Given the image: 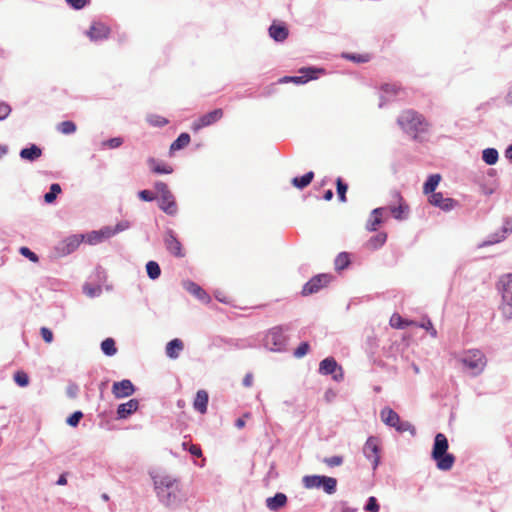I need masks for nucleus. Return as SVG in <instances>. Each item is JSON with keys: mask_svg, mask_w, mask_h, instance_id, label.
<instances>
[{"mask_svg": "<svg viewBox=\"0 0 512 512\" xmlns=\"http://www.w3.org/2000/svg\"><path fill=\"white\" fill-rule=\"evenodd\" d=\"M386 240H387V234L386 233H384V232L378 233L377 235L371 237L367 241L366 247L369 250H376V249L380 248L381 246H383L384 243L386 242Z\"/></svg>", "mask_w": 512, "mask_h": 512, "instance_id": "obj_30", "label": "nucleus"}, {"mask_svg": "<svg viewBox=\"0 0 512 512\" xmlns=\"http://www.w3.org/2000/svg\"><path fill=\"white\" fill-rule=\"evenodd\" d=\"M125 228H126V226H122L121 224H118L116 226V228L104 227L101 230H99L98 233L101 236V238L104 240V239H108V238L114 236L117 232L122 231Z\"/></svg>", "mask_w": 512, "mask_h": 512, "instance_id": "obj_39", "label": "nucleus"}, {"mask_svg": "<svg viewBox=\"0 0 512 512\" xmlns=\"http://www.w3.org/2000/svg\"><path fill=\"white\" fill-rule=\"evenodd\" d=\"M380 440L377 437H369L363 447L365 457L371 461L373 469H375L380 461Z\"/></svg>", "mask_w": 512, "mask_h": 512, "instance_id": "obj_11", "label": "nucleus"}, {"mask_svg": "<svg viewBox=\"0 0 512 512\" xmlns=\"http://www.w3.org/2000/svg\"><path fill=\"white\" fill-rule=\"evenodd\" d=\"M82 417H83V413L81 411H76L67 418L66 422L68 425H70L72 427H76Z\"/></svg>", "mask_w": 512, "mask_h": 512, "instance_id": "obj_50", "label": "nucleus"}, {"mask_svg": "<svg viewBox=\"0 0 512 512\" xmlns=\"http://www.w3.org/2000/svg\"><path fill=\"white\" fill-rule=\"evenodd\" d=\"M86 34L92 41L103 40L109 37L110 28L104 23L94 22Z\"/></svg>", "mask_w": 512, "mask_h": 512, "instance_id": "obj_18", "label": "nucleus"}, {"mask_svg": "<svg viewBox=\"0 0 512 512\" xmlns=\"http://www.w3.org/2000/svg\"><path fill=\"white\" fill-rule=\"evenodd\" d=\"M364 509L366 512H379L380 507L376 498L373 496L369 497Z\"/></svg>", "mask_w": 512, "mask_h": 512, "instance_id": "obj_46", "label": "nucleus"}, {"mask_svg": "<svg viewBox=\"0 0 512 512\" xmlns=\"http://www.w3.org/2000/svg\"><path fill=\"white\" fill-rule=\"evenodd\" d=\"M315 72H316V70L313 68H302V69H300V73L303 74L302 76H292V77L285 76L282 79H280V82H282V83L293 82L295 84H304L307 81L316 78Z\"/></svg>", "mask_w": 512, "mask_h": 512, "instance_id": "obj_19", "label": "nucleus"}, {"mask_svg": "<svg viewBox=\"0 0 512 512\" xmlns=\"http://www.w3.org/2000/svg\"><path fill=\"white\" fill-rule=\"evenodd\" d=\"M392 196L398 205L389 207L391 214L397 220L406 219L409 212V206L404 202V199L399 192L394 191Z\"/></svg>", "mask_w": 512, "mask_h": 512, "instance_id": "obj_14", "label": "nucleus"}, {"mask_svg": "<svg viewBox=\"0 0 512 512\" xmlns=\"http://www.w3.org/2000/svg\"><path fill=\"white\" fill-rule=\"evenodd\" d=\"M146 271L148 276L153 280L157 279L161 274L160 266L155 261H149L146 264Z\"/></svg>", "mask_w": 512, "mask_h": 512, "instance_id": "obj_40", "label": "nucleus"}, {"mask_svg": "<svg viewBox=\"0 0 512 512\" xmlns=\"http://www.w3.org/2000/svg\"><path fill=\"white\" fill-rule=\"evenodd\" d=\"M345 58L356 62V63H366L370 60L369 54H346Z\"/></svg>", "mask_w": 512, "mask_h": 512, "instance_id": "obj_45", "label": "nucleus"}, {"mask_svg": "<svg viewBox=\"0 0 512 512\" xmlns=\"http://www.w3.org/2000/svg\"><path fill=\"white\" fill-rule=\"evenodd\" d=\"M336 186H337V194H338L339 200L341 202H346V192L348 189L347 184H345L341 178H337Z\"/></svg>", "mask_w": 512, "mask_h": 512, "instance_id": "obj_43", "label": "nucleus"}, {"mask_svg": "<svg viewBox=\"0 0 512 512\" xmlns=\"http://www.w3.org/2000/svg\"><path fill=\"white\" fill-rule=\"evenodd\" d=\"M160 501L167 507H176L184 499V494L175 479L163 477L155 482Z\"/></svg>", "mask_w": 512, "mask_h": 512, "instance_id": "obj_1", "label": "nucleus"}, {"mask_svg": "<svg viewBox=\"0 0 512 512\" xmlns=\"http://www.w3.org/2000/svg\"><path fill=\"white\" fill-rule=\"evenodd\" d=\"M319 372L322 375H333V379L336 381L343 379L342 368L337 364L333 357H327L320 362Z\"/></svg>", "mask_w": 512, "mask_h": 512, "instance_id": "obj_13", "label": "nucleus"}, {"mask_svg": "<svg viewBox=\"0 0 512 512\" xmlns=\"http://www.w3.org/2000/svg\"><path fill=\"white\" fill-rule=\"evenodd\" d=\"M66 2L74 9H82L86 5L87 0H66Z\"/></svg>", "mask_w": 512, "mask_h": 512, "instance_id": "obj_58", "label": "nucleus"}, {"mask_svg": "<svg viewBox=\"0 0 512 512\" xmlns=\"http://www.w3.org/2000/svg\"><path fill=\"white\" fill-rule=\"evenodd\" d=\"M67 483L65 475H61L57 481L58 485H65Z\"/></svg>", "mask_w": 512, "mask_h": 512, "instance_id": "obj_64", "label": "nucleus"}, {"mask_svg": "<svg viewBox=\"0 0 512 512\" xmlns=\"http://www.w3.org/2000/svg\"><path fill=\"white\" fill-rule=\"evenodd\" d=\"M101 349L104 354L108 356H113L117 352V348L115 346V341L112 338H106L101 343Z\"/></svg>", "mask_w": 512, "mask_h": 512, "instance_id": "obj_36", "label": "nucleus"}, {"mask_svg": "<svg viewBox=\"0 0 512 512\" xmlns=\"http://www.w3.org/2000/svg\"><path fill=\"white\" fill-rule=\"evenodd\" d=\"M61 193V187L57 183H53L50 186V191L44 195V200L46 203H52L57 196Z\"/></svg>", "mask_w": 512, "mask_h": 512, "instance_id": "obj_41", "label": "nucleus"}, {"mask_svg": "<svg viewBox=\"0 0 512 512\" xmlns=\"http://www.w3.org/2000/svg\"><path fill=\"white\" fill-rule=\"evenodd\" d=\"M41 155L42 150L36 145H32L29 148H24L20 152L21 158L29 161H34L38 159Z\"/></svg>", "mask_w": 512, "mask_h": 512, "instance_id": "obj_29", "label": "nucleus"}, {"mask_svg": "<svg viewBox=\"0 0 512 512\" xmlns=\"http://www.w3.org/2000/svg\"><path fill=\"white\" fill-rule=\"evenodd\" d=\"M253 384V375L251 373H247L243 378V385L245 387H251Z\"/></svg>", "mask_w": 512, "mask_h": 512, "instance_id": "obj_60", "label": "nucleus"}, {"mask_svg": "<svg viewBox=\"0 0 512 512\" xmlns=\"http://www.w3.org/2000/svg\"><path fill=\"white\" fill-rule=\"evenodd\" d=\"M139 401L137 399H130L126 403H122L117 408V416L119 419H126L131 414L137 411Z\"/></svg>", "mask_w": 512, "mask_h": 512, "instance_id": "obj_20", "label": "nucleus"}, {"mask_svg": "<svg viewBox=\"0 0 512 512\" xmlns=\"http://www.w3.org/2000/svg\"><path fill=\"white\" fill-rule=\"evenodd\" d=\"M309 351V344L307 342L301 343L294 352V356L297 358H302Z\"/></svg>", "mask_w": 512, "mask_h": 512, "instance_id": "obj_52", "label": "nucleus"}, {"mask_svg": "<svg viewBox=\"0 0 512 512\" xmlns=\"http://www.w3.org/2000/svg\"><path fill=\"white\" fill-rule=\"evenodd\" d=\"M11 113V107L6 103H0V121L6 119Z\"/></svg>", "mask_w": 512, "mask_h": 512, "instance_id": "obj_57", "label": "nucleus"}, {"mask_svg": "<svg viewBox=\"0 0 512 512\" xmlns=\"http://www.w3.org/2000/svg\"><path fill=\"white\" fill-rule=\"evenodd\" d=\"M497 288L502 295L501 313L506 319H512V273L501 276Z\"/></svg>", "mask_w": 512, "mask_h": 512, "instance_id": "obj_4", "label": "nucleus"}, {"mask_svg": "<svg viewBox=\"0 0 512 512\" xmlns=\"http://www.w3.org/2000/svg\"><path fill=\"white\" fill-rule=\"evenodd\" d=\"M313 178H314V173L312 171H310L301 177H294L292 179V184L294 187H296L298 189H303V188L307 187L312 182Z\"/></svg>", "mask_w": 512, "mask_h": 512, "instance_id": "obj_33", "label": "nucleus"}, {"mask_svg": "<svg viewBox=\"0 0 512 512\" xmlns=\"http://www.w3.org/2000/svg\"><path fill=\"white\" fill-rule=\"evenodd\" d=\"M303 484L307 489L322 488L326 493L333 494L336 491L337 480L333 477L307 475L303 477Z\"/></svg>", "mask_w": 512, "mask_h": 512, "instance_id": "obj_7", "label": "nucleus"}, {"mask_svg": "<svg viewBox=\"0 0 512 512\" xmlns=\"http://www.w3.org/2000/svg\"><path fill=\"white\" fill-rule=\"evenodd\" d=\"M428 201L431 205L438 207L443 211H450L457 204V202L454 199L445 198L443 194L440 192L431 194Z\"/></svg>", "mask_w": 512, "mask_h": 512, "instance_id": "obj_17", "label": "nucleus"}, {"mask_svg": "<svg viewBox=\"0 0 512 512\" xmlns=\"http://www.w3.org/2000/svg\"><path fill=\"white\" fill-rule=\"evenodd\" d=\"M208 399H209L208 393L205 390H199L196 393V397L193 402L194 409L196 411L200 412L201 414L206 413Z\"/></svg>", "mask_w": 512, "mask_h": 512, "instance_id": "obj_24", "label": "nucleus"}, {"mask_svg": "<svg viewBox=\"0 0 512 512\" xmlns=\"http://www.w3.org/2000/svg\"><path fill=\"white\" fill-rule=\"evenodd\" d=\"M164 243L166 249L175 257L181 258L185 256L181 242L175 237L172 231L166 233Z\"/></svg>", "mask_w": 512, "mask_h": 512, "instance_id": "obj_16", "label": "nucleus"}, {"mask_svg": "<svg viewBox=\"0 0 512 512\" xmlns=\"http://www.w3.org/2000/svg\"><path fill=\"white\" fill-rule=\"evenodd\" d=\"M138 196L141 200L143 201H153L156 196L153 192L149 191V190H142L138 193Z\"/></svg>", "mask_w": 512, "mask_h": 512, "instance_id": "obj_56", "label": "nucleus"}, {"mask_svg": "<svg viewBox=\"0 0 512 512\" xmlns=\"http://www.w3.org/2000/svg\"><path fill=\"white\" fill-rule=\"evenodd\" d=\"M448 440L442 433H438L434 439L432 458L436 461L437 468L443 471L450 470L455 462V457L447 453Z\"/></svg>", "mask_w": 512, "mask_h": 512, "instance_id": "obj_3", "label": "nucleus"}, {"mask_svg": "<svg viewBox=\"0 0 512 512\" xmlns=\"http://www.w3.org/2000/svg\"><path fill=\"white\" fill-rule=\"evenodd\" d=\"M505 156H506L508 159L512 160V145H510V146L506 149V151H505Z\"/></svg>", "mask_w": 512, "mask_h": 512, "instance_id": "obj_63", "label": "nucleus"}, {"mask_svg": "<svg viewBox=\"0 0 512 512\" xmlns=\"http://www.w3.org/2000/svg\"><path fill=\"white\" fill-rule=\"evenodd\" d=\"M390 325L396 329H404L408 326L417 325V323L415 321L402 318L398 313H394L390 318Z\"/></svg>", "mask_w": 512, "mask_h": 512, "instance_id": "obj_28", "label": "nucleus"}, {"mask_svg": "<svg viewBox=\"0 0 512 512\" xmlns=\"http://www.w3.org/2000/svg\"><path fill=\"white\" fill-rule=\"evenodd\" d=\"M40 333H41V336H42L43 340L46 343H51L53 341V333H52V331L49 328L42 327L40 329Z\"/></svg>", "mask_w": 512, "mask_h": 512, "instance_id": "obj_55", "label": "nucleus"}, {"mask_svg": "<svg viewBox=\"0 0 512 512\" xmlns=\"http://www.w3.org/2000/svg\"><path fill=\"white\" fill-rule=\"evenodd\" d=\"M335 269L342 271L350 265V256L346 252L338 254L334 261Z\"/></svg>", "mask_w": 512, "mask_h": 512, "instance_id": "obj_35", "label": "nucleus"}, {"mask_svg": "<svg viewBox=\"0 0 512 512\" xmlns=\"http://www.w3.org/2000/svg\"><path fill=\"white\" fill-rule=\"evenodd\" d=\"M149 166L154 173L157 174H170L173 172L171 166L166 164H159L155 159L151 158L148 160Z\"/></svg>", "mask_w": 512, "mask_h": 512, "instance_id": "obj_34", "label": "nucleus"}, {"mask_svg": "<svg viewBox=\"0 0 512 512\" xmlns=\"http://www.w3.org/2000/svg\"><path fill=\"white\" fill-rule=\"evenodd\" d=\"M19 252L21 253V255L28 258L30 261L34 263H37L39 261L38 256L34 252H32L28 247H21Z\"/></svg>", "mask_w": 512, "mask_h": 512, "instance_id": "obj_51", "label": "nucleus"}, {"mask_svg": "<svg viewBox=\"0 0 512 512\" xmlns=\"http://www.w3.org/2000/svg\"><path fill=\"white\" fill-rule=\"evenodd\" d=\"M385 211V208L383 207H380V208H375L371 214H370V217L369 219L367 220V223H366V229L368 231H376L379 227V225L382 223V217H383V213Z\"/></svg>", "mask_w": 512, "mask_h": 512, "instance_id": "obj_22", "label": "nucleus"}, {"mask_svg": "<svg viewBox=\"0 0 512 512\" xmlns=\"http://www.w3.org/2000/svg\"><path fill=\"white\" fill-rule=\"evenodd\" d=\"M482 158L488 165H494L498 161V152L494 148H487L483 151Z\"/></svg>", "mask_w": 512, "mask_h": 512, "instance_id": "obj_37", "label": "nucleus"}, {"mask_svg": "<svg viewBox=\"0 0 512 512\" xmlns=\"http://www.w3.org/2000/svg\"><path fill=\"white\" fill-rule=\"evenodd\" d=\"M332 276L329 274H319L311 278L302 289V295L308 296L317 293L321 288L328 285Z\"/></svg>", "mask_w": 512, "mask_h": 512, "instance_id": "obj_10", "label": "nucleus"}, {"mask_svg": "<svg viewBox=\"0 0 512 512\" xmlns=\"http://www.w3.org/2000/svg\"><path fill=\"white\" fill-rule=\"evenodd\" d=\"M462 362L474 375L481 373L486 365L485 356L479 350L468 351Z\"/></svg>", "mask_w": 512, "mask_h": 512, "instance_id": "obj_8", "label": "nucleus"}, {"mask_svg": "<svg viewBox=\"0 0 512 512\" xmlns=\"http://www.w3.org/2000/svg\"><path fill=\"white\" fill-rule=\"evenodd\" d=\"M123 139L120 137H114L109 140H106L102 143L104 147H108L110 149L118 148L122 145Z\"/></svg>", "mask_w": 512, "mask_h": 512, "instance_id": "obj_48", "label": "nucleus"}, {"mask_svg": "<svg viewBox=\"0 0 512 512\" xmlns=\"http://www.w3.org/2000/svg\"><path fill=\"white\" fill-rule=\"evenodd\" d=\"M84 239L83 235H72L63 241L62 251L70 254L75 251Z\"/></svg>", "mask_w": 512, "mask_h": 512, "instance_id": "obj_25", "label": "nucleus"}, {"mask_svg": "<svg viewBox=\"0 0 512 512\" xmlns=\"http://www.w3.org/2000/svg\"><path fill=\"white\" fill-rule=\"evenodd\" d=\"M287 503V496L284 493H276L273 497L266 499V506L271 511H277Z\"/></svg>", "mask_w": 512, "mask_h": 512, "instance_id": "obj_23", "label": "nucleus"}, {"mask_svg": "<svg viewBox=\"0 0 512 512\" xmlns=\"http://www.w3.org/2000/svg\"><path fill=\"white\" fill-rule=\"evenodd\" d=\"M190 140L191 138L188 133H181L178 138L170 145V152L173 153L185 148L190 143Z\"/></svg>", "mask_w": 512, "mask_h": 512, "instance_id": "obj_31", "label": "nucleus"}, {"mask_svg": "<svg viewBox=\"0 0 512 512\" xmlns=\"http://www.w3.org/2000/svg\"><path fill=\"white\" fill-rule=\"evenodd\" d=\"M86 240L91 245H95L103 241L98 231H92L89 234H87Z\"/></svg>", "mask_w": 512, "mask_h": 512, "instance_id": "obj_53", "label": "nucleus"}, {"mask_svg": "<svg viewBox=\"0 0 512 512\" xmlns=\"http://www.w3.org/2000/svg\"><path fill=\"white\" fill-rule=\"evenodd\" d=\"M416 326L417 327H421V328L427 330L432 337H436L437 336V331L433 327V324H432V322L430 320H427V321H425V322H423L421 324H417Z\"/></svg>", "mask_w": 512, "mask_h": 512, "instance_id": "obj_54", "label": "nucleus"}, {"mask_svg": "<svg viewBox=\"0 0 512 512\" xmlns=\"http://www.w3.org/2000/svg\"><path fill=\"white\" fill-rule=\"evenodd\" d=\"M134 392L135 387L133 383L128 379L113 383L112 393L117 399L129 397L134 394Z\"/></svg>", "mask_w": 512, "mask_h": 512, "instance_id": "obj_15", "label": "nucleus"}, {"mask_svg": "<svg viewBox=\"0 0 512 512\" xmlns=\"http://www.w3.org/2000/svg\"><path fill=\"white\" fill-rule=\"evenodd\" d=\"M57 130L62 134H72L76 131V125L72 121H63L58 124Z\"/></svg>", "mask_w": 512, "mask_h": 512, "instance_id": "obj_42", "label": "nucleus"}, {"mask_svg": "<svg viewBox=\"0 0 512 512\" xmlns=\"http://www.w3.org/2000/svg\"><path fill=\"white\" fill-rule=\"evenodd\" d=\"M14 381L21 387H26L29 384V377L24 371H17L14 374Z\"/></svg>", "mask_w": 512, "mask_h": 512, "instance_id": "obj_44", "label": "nucleus"}, {"mask_svg": "<svg viewBox=\"0 0 512 512\" xmlns=\"http://www.w3.org/2000/svg\"><path fill=\"white\" fill-rule=\"evenodd\" d=\"M250 417V414L249 413H246L244 414L243 417L241 418H238L235 422V426L238 428V429H242L244 426H245V420L244 418H248Z\"/></svg>", "mask_w": 512, "mask_h": 512, "instance_id": "obj_61", "label": "nucleus"}, {"mask_svg": "<svg viewBox=\"0 0 512 512\" xmlns=\"http://www.w3.org/2000/svg\"><path fill=\"white\" fill-rule=\"evenodd\" d=\"M323 198H324L326 201H330V200L333 198V192H332V190H327V191L324 193Z\"/></svg>", "mask_w": 512, "mask_h": 512, "instance_id": "obj_62", "label": "nucleus"}, {"mask_svg": "<svg viewBox=\"0 0 512 512\" xmlns=\"http://www.w3.org/2000/svg\"><path fill=\"white\" fill-rule=\"evenodd\" d=\"M323 462L328 465L329 467H336L340 466L343 463V457L342 456H332L324 458Z\"/></svg>", "mask_w": 512, "mask_h": 512, "instance_id": "obj_49", "label": "nucleus"}, {"mask_svg": "<svg viewBox=\"0 0 512 512\" xmlns=\"http://www.w3.org/2000/svg\"><path fill=\"white\" fill-rule=\"evenodd\" d=\"M269 35L277 42H283L289 35L288 28L283 23H273L269 27Z\"/></svg>", "mask_w": 512, "mask_h": 512, "instance_id": "obj_21", "label": "nucleus"}, {"mask_svg": "<svg viewBox=\"0 0 512 512\" xmlns=\"http://www.w3.org/2000/svg\"><path fill=\"white\" fill-rule=\"evenodd\" d=\"M397 123L404 132L410 134L414 139H417L420 134L426 133L429 128V123L425 117L412 109L403 110L397 119Z\"/></svg>", "mask_w": 512, "mask_h": 512, "instance_id": "obj_2", "label": "nucleus"}, {"mask_svg": "<svg viewBox=\"0 0 512 512\" xmlns=\"http://www.w3.org/2000/svg\"><path fill=\"white\" fill-rule=\"evenodd\" d=\"M146 120L151 126L154 127H163L169 123L168 119L156 114L148 115Z\"/></svg>", "mask_w": 512, "mask_h": 512, "instance_id": "obj_38", "label": "nucleus"}, {"mask_svg": "<svg viewBox=\"0 0 512 512\" xmlns=\"http://www.w3.org/2000/svg\"><path fill=\"white\" fill-rule=\"evenodd\" d=\"M441 181L440 174H433L430 175L427 181L425 182L423 186V192L424 194H433L435 193V189L438 186L439 182Z\"/></svg>", "mask_w": 512, "mask_h": 512, "instance_id": "obj_32", "label": "nucleus"}, {"mask_svg": "<svg viewBox=\"0 0 512 512\" xmlns=\"http://www.w3.org/2000/svg\"><path fill=\"white\" fill-rule=\"evenodd\" d=\"M224 116V112L221 108L214 109L202 116L192 123L191 129L194 132L201 130L202 128L208 127L218 121Z\"/></svg>", "mask_w": 512, "mask_h": 512, "instance_id": "obj_9", "label": "nucleus"}, {"mask_svg": "<svg viewBox=\"0 0 512 512\" xmlns=\"http://www.w3.org/2000/svg\"><path fill=\"white\" fill-rule=\"evenodd\" d=\"M184 288L194 296H196L198 299L203 301H209L210 298L208 294L196 283L192 281H186L184 282Z\"/></svg>", "mask_w": 512, "mask_h": 512, "instance_id": "obj_26", "label": "nucleus"}, {"mask_svg": "<svg viewBox=\"0 0 512 512\" xmlns=\"http://www.w3.org/2000/svg\"><path fill=\"white\" fill-rule=\"evenodd\" d=\"M183 348L184 345L180 339H173L166 346V354L168 357L175 359L179 356V353Z\"/></svg>", "mask_w": 512, "mask_h": 512, "instance_id": "obj_27", "label": "nucleus"}, {"mask_svg": "<svg viewBox=\"0 0 512 512\" xmlns=\"http://www.w3.org/2000/svg\"><path fill=\"white\" fill-rule=\"evenodd\" d=\"M189 452L195 457H202V450L199 445H189Z\"/></svg>", "mask_w": 512, "mask_h": 512, "instance_id": "obj_59", "label": "nucleus"}, {"mask_svg": "<svg viewBox=\"0 0 512 512\" xmlns=\"http://www.w3.org/2000/svg\"><path fill=\"white\" fill-rule=\"evenodd\" d=\"M285 335L282 327L276 326L268 331L265 336V345L271 350H280L285 343Z\"/></svg>", "mask_w": 512, "mask_h": 512, "instance_id": "obj_12", "label": "nucleus"}, {"mask_svg": "<svg viewBox=\"0 0 512 512\" xmlns=\"http://www.w3.org/2000/svg\"><path fill=\"white\" fill-rule=\"evenodd\" d=\"M380 417L386 425L395 428L400 433L410 432L415 434V427L408 421H402L400 416L389 407L381 410Z\"/></svg>", "mask_w": 512, "mask_h": 512, "instance_id": "obj_5", "label": "nucleus"}, {"mask_svg": "<svg viewBox=\"0 0 512 512\" xmlns=\"http://www.w3.org/2000/svg\"><path fill=\"white\" fill-rule=\"evenodd\" d=\"M381 89L384 93L391 95H397L402 90L397 84H384Z\"/></svg>", "mask_w": 512, "mask_h": 512, "instance_id": "obj_47", "label": "nucleus"}, {"mask_svg": "<svg viewBox=\"0 0 512 512\" xmlns=\"http://www.w3.org/2000/svg\"><path fill=\"white\" fill-rule=\"evenodd\" d=\"M155 189L159 195V207L165 213L174 215L177 212V205L173 194L169 190L168 186L164 182H156Z\"/></svg>", "mask_w": 512, "mask_h": 512, "instance_id": "obj_6", "label": "nucleus"}]
</instances>
